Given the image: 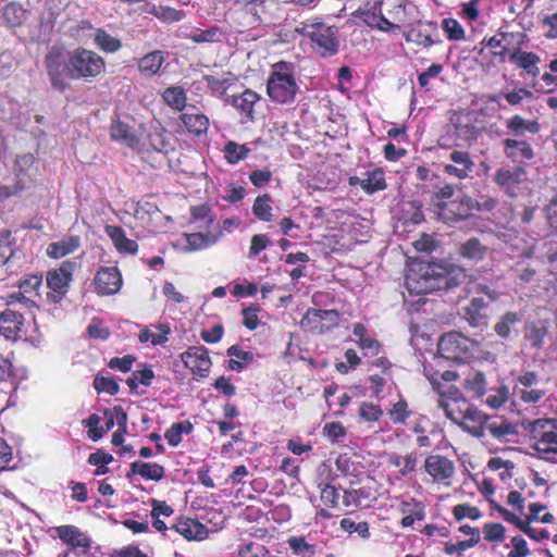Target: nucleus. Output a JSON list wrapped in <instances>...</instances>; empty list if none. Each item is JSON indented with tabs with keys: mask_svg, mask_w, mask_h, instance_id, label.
<instances>
[{
	"mask_svg": "<svg viewBox=\"0 0 557 557\" xmlns=\"http://www.w3.org/2000/svg\"><path fill=\"white\" fill-rule=\"evenodd\" d=\"M47 73L52 86L64 90L67 86L66 78L91 79L104 72V59L92 50L76 48L64 53L52 48L46 57Z\"/></svg>",
	"mask_w": 557,
	"mask_h": 557,
	"instance_id": "f257e3e1",
	"label": "nucleus"
},
{
	"mask_svg": "<svg viewBox=\"0 0 557 557\" xmlns=\"http://www.w3.org/2000/svg\"><path fill=\"white\" fill-rule=\"evenodd\" d=\"M466 278L463 269L454 264L418 261L409 265L405 286L410 294H426L459 285Z\"/></svg>",
	"mask_w": 557,
	"mask_h": 557,
	"instance_id": "f03ea898",
	"label": "nucleus"
},
{
	"mask_svg": "<svg viewBox=\"0 0 557 557\" xmlns=\"http://www.w3.org/2000/svg\"><path fill=\"white\" fill-rule=\"evenodd\" d=\"M438 354L443 358L456 362H468L472 359L485 358V351L480 342L457 332H450L441 337Z\"/></svg>",
	"mask_w": 557,
	"mask_h": 557,
	"instance_id": "7ed1b4c3",
	"label": "nucleus"
},
{
	"mask_svg": "<svg viewBox=\"0 0 557 557\" xmlns=\"http://www.w3.org/2000/svg\"><path fill=\"white\" fill-rule=\"evenodd\" d=\"M298 90L292 65L286 62L275 63L267 84L270 99L281 104L292 103Z\"/></svg>",
	"mask_w": 557,
	"mask_h": 557,
	"instance_id": "20e7f679",
	"label": "nucleus"
},
{
	"mask_svg": "<svg viewBox=\"0 0 557 557\" xmlns=\"http://www.w3.org/2000/svg\"><path fill=\"white\" fill-rule=\"evenodd\" d=\"M364 22L383 32H395L408 23L407 8L403 0H382L380 14L364 13Z\"/></svg>",
	"mask_w": 557,
	"mask_h": 557,
	"instance_id": "39448f33",
	"label": "nucleus"
},
{
	"mask_svg": "<svg viewBox=\"0 0 557 557\" xmlns=\"http://www.w3.org/2000/svg\"><path fill=\"white\" fill-rule=\"evenodd\" d=\"M298 33L308 37L312 48L322 57L333 55L338 50L337 29L322 22H304L296 28Z\"/></svg>",
	"mask_w": 557,
	"mask_h": 557,
	"instance_id": "423d86ee",
	"label": "nucleus"
},
{
	"mask_svg": "<svg viewBox=\"0 0 557 557\" xmlns=\"http://www.w3.org/2000/svg\"><path fill=\"white\" fill-rule=\"evenodd\" d=\"M76 265L75 261L67 260L60 268L47 273L46 281L49 290L45 296V302L58 304L65 296Z\"/></svg>",
	"mask_w": 557,
	"mask_h": 557,
	"instance_id": "0eeeda50",
	"label": "nucleus"
},
{
	"mask_svg": "<svg viewBox=\"0 0 557 557\" xmlns=\"http://www.w3.org/2000/svg\"><path fill=\"white\" fill-rule=\"evenodd\" d=\"M531 432L542 458L557 454V419H539L532 423Z\"/></svg>",
	"mask_w": 557,
	"mask_h": 557,
	"instance_id": "6e6552de",
	"label": "nucleus"
},
{
	"mask_svg": "<svg viewBox=\"0 0 557 557\" xmlns=\"http://www.w3.org/2000/svg\"><path fill=\"white\" fill-rule=\"evenodd\" d=\"M35 158L27 153L16 158L14 175L16 183L12 186L4 185L0 187V198H7L27 189L36 175Z\"/></svg>",
	"mask_w": 557,
	"mask_h": 557,
	"instance_id": "1a4fd4ad",
	"label": "nucleus"
},
{
	"mask_svg": "<svg viewBox=\"0 0 557 557\" xmlns=\"http://www.w3.org/2000/svg\"><path fill=\"white\" fill-rule=\"evenodd\" d=\"M140 146L138 150L168 152L171 147V134L159 121L152 120L140 125Z\"/></svg>",
	"mask_w": 557,
	"mask_h": 557,
	"instance_id": "9d476101",
	"label": "nucleus"
},
{
	"mask_svg": "<svg viewBox=\"0 0 557 557\" xmlns=\"http://www.w3.org/2000/svg\"><path fill=\"white\" fill-rule=\"evenodd\" d=\"M42 284V276L30 274L25 275L18 282V293L11 294L8 297V304H22L26 308L38 306V301H45V298L38 293Z\"/></svg>",
	"mask_w": 557,
	"mask_h": 557,
	"instance_id": "9b49d317",
	"label": "nucleus"
},
{
	"mask_svg": "<svg viewBox=\"0 0 557 557\" xmlns=\"http://www.w3.org/2000/svg\"><path fill=\"white\" fill-rule=\"evenodd\" d=\"M437 405L443 409L445 416L456 423L470 407L469 401L458 389L448 388L440 394Z\"/></svg>",
	"mask_w": 557,
	"mask_h": 557,
	"instance_id": "f8f14e48",
	"label": "nucleus"
},
{
	"mask_svg": "<svg viewBox=\"0 0 557 557\" xmlns=\"http://www.w3.org/2000/svg\"><path fill=\"white\" fill-rule=\"evenodd\" d=\"M525 39L527 36L522 32H499L487 40L486 47L490 48L495 55H510L525 42Z\"/></svg>",
	"mask_w": 557,
	"mask_h": 557,
	"instance_id": "ddd939ff",
	"label": "nucleus"
},
{
	"mask_svg": "<svg viewBox=\"0 0 557 557\" xmlns=\"http://www.w3.org/2000/svg\"><path fill=\"white\" fill-rule=\"evenodd\" d=\"M424 470L433 482L448 486L455 475L454 462L442 455H431L424 461Z\"/></svg>",
	"mask_w": 557,
	"mask_h": 557,
	"instance_id": "4468645a",
	"label": "nucleus"
},
{
	"mask_svg": "<svg viewBox=\"0 0 557 557\" xmlns=\"http://www.w3.org/2000/svg\"><path fill=\"white\" fill-rule=\"evenodd\" d=\"M338 323V313L335 310L310 309L300 321L304 330L322 333Z\"/></svg>",
	"mask_w": 557,
	"mask_h": 557,
	"instance_id": "2eb2a0df",
	"label": "nucleus"
},
{
	"mask_svg": "<svg viewBox=\"0 0 557 557\" xmlns=\"http://www.w3.org/2000/svg\"><path fill=\"white\" fill-rule=\"evenodd\" d=\"M205 231L206 233L194 232L184 234L177 243L184 251H196L214 245L222 236V231L219 225Z\"/></svg>",
	"mask_w": 557,
	"mask_h": 557,
	"instance_id": "dca6fc26",
	"label": "nucleus"
},
{
	"mask_svg": "<svg viewBox=\"0 0 557 557\" xmlns=\"http://www.w3.org/2000/svg\"><path fill=\"white\" fill-rule=\"evenodd\" d=\"M181 359L194 375L206 377L209 374L211 359L206 348L190 347L181 355Z\"/></svg>",
	"mask_w": 557,
	"mask_h": 557,
	"instance_id": "f3484780",
	"label": "nucleus"
},
{
	"mask_svg": "<svg viewBox=\"0 0 557 557\" xmlns=\"http://www.w3.org/2000/svg\"><path fill=\"white\" fill-rule=\"evenodd\" d=\"M96 290L100 295L116 294L122 287V275L117 268L100 269L95 276Z\"/></svg>",
	"mask_w": 557,
	"mask_h": 557,
	"instance_id": "a211bd4d",
	"label": "nucleus"
},
{
	"mask_svg": "<svg viewBox=\"0 0 557 557\" xmlns=\"http://www.w3.org/2000/svg\"><path fill=\"white\" fill-rule=\"evenodd\" d=\"M487 421L486 414L470 405L467 412L456 424L469 434L480 438L485 436Z\"/></svg>",
	"mask_w": 557,
	"mask_h": 557,
	"instance_id": "6ab92c4d",
	"label": "nucleus"
},
{
	"mask_svg": "<svg viewBox=\"0 0 557 557\" xmlns=\"http://www.w3.org/2000/svg\"><path fill=\"white\" fill-rule=\"evenodd\" d=\"M449 159L453 164H446L444 172L458 180L467 178L473 170L474 162L468 152L455 150L450 153Z\"/></svg>",
	"mask_w": 557,
	"mask_h": 557,
	"instance_id": "aec40b11",
	"label": "nucleus"
},
{
	"mask_svg": "<svg viewBox=\"0 0 557 557\" xmlns=\"http://www.w3.org/2000/svg\"><path fill=\"white\" fill-rule=\"evenodd\" d=\"M24 326V318L13 309H5L0 313V334L7 339H17Z\"/></svg>",
	"mask_w": 557,
	"mask_h": 557,
	"instance_id": "412c9836",
	"label": "nucleus"
},
{
	"mask_svg": "<svg viewBox=\"0 0 557 557\" xmlns=\"http://www.w3.org/2000/svg\"><path fill=\"white\" fill-rule=\"evenodd\" d=\"M110 137L112 140L132 149H139L140 135L127 124L115 121L110 127Z\"/></svg>",
	"mask_w": 557,
	"mask_h": 557,
	"instance_id": "4be33fe9",
	"label": "nucleus"
},
{
	"mask_svg": "<svg viewBox=\"0 0 557 557\" xmlns=\"http://www.w3.org/2000/svg\"><path fill=\"white\" fill-rule=\"evenodd\" d=\"M12 357V352L7 357L0 355V381L9 382L11 385L17 386L28 377V371L24 367H14Z\"/></svg>",
	"mask_w": 557,
	"mask_h": 557,
	"instance_id": "5701e85b",
	"label": "nucleus"
},
{
	"mask_svg": "<svg viewBox=\"0 0 557 557\" xmlns=\"http://www.w3.org/2000/svg\"><path fill=\"white\" fill-rule=\"evenodd\" d=\"M173 529L187 541H202L208 536V529L190 518H180Z\"/></svg>",
	"mask_w": 557,
	"mask_h": 557,
	"instance_id": "b1692460",
	"label": "nucleus"
},
{
	"mask_svg": "<svg viewBox=\"0 0 557 557\" xmlns=\"http://www.w3.org/2000/svg\"><path fill=\"white\" fill-rule=\"evenodd\" d=\"M104 232L120 253L135 255L137 252V243L129 239L122 227L116 225H107L104 227Z\"/></svg>",
	"mask_w": 557,
	"mask_h": 557,
	"instance_id": "393cba45",
	"label": "nucleus"
},
{
	"mask_svg": "<svg viewBox=\"0 0 557 557\" xmlns=\"http://www.w3.org/2000/svg\"><path fill=\"white\" fill-rule=\"evenodd\" d=\"M54 530L59 539L73 548H83L85 550L90 545L89 539L74 525H61Z\"/></svg>",
	"mask_w": 557,
	"mask_h": 557,
	"instance_id": "a878e982",
	"label": "nucleus"
},
{
	"mask_svg": "<svg viewBox=\"0 0 557 557\" xmlns=\"http://www.w3.org/2000/svg\"><path fill=\"white\" fill-rule=\"evenodd\" d=\"M510 61H512L517 66L523 69L529 75L533 77L540 75L539 63L541 62V59L533 52L523 51L518 48V50H515L510 54Z\"/></svg>",
	"mask_w": 557,
	"mask_h": 557,
	"instance_id": "bb28decb",
	"label": "nucleus"
},
{
	"mask_svg": "<svg viewBox=\"0 0 557 557\" xmlns=\"http://www.w3.org/2000/svg\"><path fill=\"white\" fill-rule=\"evenodd\" d=\"M171 329L165 323L145 326L140 330L138 339L140 343H150L152 346L163 345L168 342Z\"/></svg>",
	"mask_w": 557,
	"mask_h": 557,
	"instance_id": "cd10ccee",
	"label": "nucleus"
},
{
	"mask_svg": "<svg viewBox=\"0 0 557 557\" xmlns=\"http://www.w3.org/2000/svg\"><path fill=\"white\" fill-rule=\"evenodd\" d=\"M259 99L260 96L256 91L246 89L239 95L232 96L230 102L242 115L252 119L253 107Z\"/></svg>",
	"mask_w": 557,
	"mask_h": 557,
	"instance_id": "c85d7f7f",
	"label": "nucleus"
},
{
	"mask_svg": "<svg viewBox=\"0 0 557 557\" xmlns=\"http://www.w3.org/2000/svg\"><path fill=\"white\" fill-rule=\"evenodd\" d=\"M164 61L165 58L162 51H151L138 60V70L141 75L151 77L159 72Z\"/></svg>",
	"mask_w": 557,
	"mask_h": 557,
	"instance_id": "c756f323",
	"label": "nucleus"
},
{
	"mask_svg": "<svg viewBox=\"0 0 557 557\" xmlns=\"http://www.w3.org/2000/svg\"><path fill=\"white\" fill-rule=\"evenodd\" d=\"M81 242L78 237H66L58 242L51 243L47 248V255L51 258L59 259L73 253L79 248Z\"/></svg>",
	"mask_w": 557,
	"mask_h": 557,
	"instance_id": "7c9ffc66",
	"label": "nucleus"
},
{
	"mask_svg": "<svg viewBox=\"0 0 557 557\" xmlns=\"http://www.w3.org/2000/svg\"><path fill=\"white\" fill-rule=\"evenodd\" d=\"M131 472L152 481H160L164 476V468L161 465L139 460L131 465Z\"/></svg>",
	"mask_w": 557,
	"mask_h": 557,
	"instance_id": "2f4dec72",
	"label": "nucleus"
},
{
	"mask_svg": "<svg viewBox=\"0 0 557 557\" xmlns=\"http://www.w3.org/2000/svg\"><path fill=\"white\" fill-rule=\"evenodd\" d=\"M404 513L401 525L404 528L411 527L416 521H421L425 517L424 506L417 500L404 502L400 506Z\"/></svg>",
	"mask_w": 557,
	"mask_h": 557,
	"instance_id": "473e14b6",
	"label": "nucleus"
},
{
	"mask_svg": "<svg viewBox=\"0 0 557 557\" xmlns=\"http://www.w3.org/2000/svg\"><path fill=\"white\" fill-rule=\"evenodd\" d=\"M94 42L100 51L106 53H115L122 48L121 40L102 28L95 30Z\"/></svg>",
	"mask_w": 557,
	"mask_h": 557,
	"instance_id": "72a5a7b5",
	"label": "nucleus"
},
{
	"mask_svg": "<svg viewBox=\"0 0 557 557\" xmlns=\"http://www.w3.org/2000/svg\"><path fill=\"white\" fill-rule=\"evenodd\" d=\"M227 355L231 357L228 368L232 371H242L253 361V354L251 351L244 350L236 345L227 349Z\"/></svg>",
	"mask_w": 557,
	"mask_h": 557,
	"instance_id": "f704fd0d",
	"label": "nucleus"
},
{
	"mask_svg": "<svg viewBox=\"0 0 557 557\" xmlns=\"http://www.w3.org/2000/svg\"><path fill=\"white\" fill-rule=\"evenodd\" d=\"M505 150L507 157L519 160L527 159L530 160L533 158V151L530 145L527 141L516 140V139H506L505 140Z\"/></svg>",
	"mask_w": 557,
	"mask_h": 557,
	"instance_id": "c9c22d12",
	"label": "nucleus"
},
{
	"mask_svg": "<svg viewBox=\"0 0 557 557\" xmlns=\"http://www.w3.org/2000/svg\"><path fill=\"white\" fill-rule=\"evenodd\" d=\"M485 308V301L482 298H473L466 309V319L473 327H483L487 325L485 317L481 313Z\"/></svg>",
	"mask_w": 557,
	"mask_h": 557,
	"instance_id": "e433bc0d",
	"label": "nucleus"
},
{
	"mask_svg": "<svg viewBox=\"0 0 557 557\" xmlns=\"http://www.w3.org/2000/svg\"><path fill=\"white\" fill-rule=\"evenodd\" d=\"M459 253L462 258L468 259L469 261L479 262L485 258L486 247L478 239L470 238L460 246Z\"/></svg>",
	"mask_w": 557,
	"mask_h": 557,
	"instance_id": "4c0bfd02",
	"label": "nucleus"
},
{
	"mask_svg": "<svg viewBox=\"0 0 557 557\" xmlns=\"http://www.w3.org/2000/svg\"><path fill=\"white\" fill-rule=\"evenodd\" d=\"M387 463L391 467L398 468L401 475H407L414 471L417 467V456L414 454H408L406 456L391 454L387 458Z\"/></svg>",
	"mask_w": 557,
	"mask_h": 557,
	"instance_id": "58836bf2",
	"label": "nucleus"
},
{
	"mask_svg": "<svg viewBox=\"0 0 557 557\" xmlns=\"http://www.w3.org/2000/svg\"><path fill=\"white\" fill-rule=\"evenodd\" d=\"M182 121L187 129L196 135L206 133L209 127V119L201 113H184Z\"/></svg>",
	"mask_w": 557,
	"mask_h": 557,
	"instance_id": "ea45409f",
	"label": "nucleus"
},
{
	"mask_svg": "<svg viewBox=\"0 0 557 557\" xmlns=\"http://www.w3.org/2000/svg\"><path fill=\"white\" fill-rule=\"evenodd\" d=\"M507 127L515 135H522L525 132L536 134L540 131V124L537 121H527L520 115H513L507 122Z\"/></svg>",
	"mask_w": 557,
	"mask_h": 557,
	"instance_id": "a19ab883",
	"label": "nucleus"
},
{
	"mask_svg": "<svg viewBox=\"0 0 557 557\" xmlns=\"http://www.w3.org/2000/svg\"><path fill=\"white\" fill-rule=\"evenodd\" d=\"M162 98L165 103L176 111H182L186 107V94L182 87L172 86L164 90Z\"/></svg>",
	"mask_w": 557,
	"mask_h": 557,
	"instance_id": "79ce46f5",
	"label": "nucleus"
},
{
	"mask_svg": "<svg viewBox=\"0 0 557 557\" xmlns=\"http://www.w3.org/2000/svg\"><path fill=\"white\" fill-rule=\"evenodd\" d=\"M147 12L166 23L180 22L184 17V13L182 11L156 4H149Z\"/></svg>",
	"mask_w": 557,
	"mask_h": 557,
	"instance_id": "37998d69",
	"label": "nucleus"
},
{
	"mask_svg": "<svg viewBox=\"0 0 557 557\" xmlns=\"http://www.w3.org/2000/svg\"><path fill=\"white\" fill-rule=\"evenodd\" d=\"M3 18L11 27L21 26L27 17L26 10L17 3H9L3 9Z\"/></svg>",
	"mask_w": 557,
	"mask_h": 557,
	"instance_id": "c03bdc74",
	"label": "nucleus"
},
{
	"mask_svg": "<svg viewBox=\"0 0 557 557\" xmlns=\"http://www.w3.org/2000/svg\"><path fill=\"white\" fill-rule=\"evenodd\" d=\"M360 187L368 194L385 189L386 184L383 171L374 170L367 173V176L360 182Z\"/></svg>",
	"mask_w": 557,
	"mask_h": 557,
	"instance_id": "a18cd8bd",
	"label": "nucleus"
},
{
	"mask_svg": "<svg viewBox=\"0 0 557 557\" xmlns=\"http://www.w3.org/2000/svg\"><path fill=\"white\" fill-rule=\"evenodd\" d=\"M191 218L195 228L209 230L215 226L214 219L210 214V209L207 206H198L191 209Z\"/></svg>",
	"mask_w": 557,
	"mask_h": 557,
	"instance_id": "49530a36",
	"label": "nucleus"
},
{
	"mask_svg": "<svg viewBox=\"0 0 557 557\" xmlns=\"http://www.w3.org/2000/svg\"><path fill=\"white\" fill-rule=\"evenodd\" d=\"M400 219L404 223L419 224L424 219L421 206L416 201H404L400 206Z\"/></svg>",
	"mask_w": 557,
	"mask_h": 557,
	"instance_id": "de8ad7c7",
	"label": "nucleus"
},
{
	"mask_svg": "<svg viewBox=\"0 0 557 557\" xmlns=\"http://www.w3.org/2000/svg\"><path fill=\"white\" fill-rule=\"evenodd\" d=\"M193 431V424L189 421L174 423L166 432L164 437L171 446H177L182 442L183 434H189Z\"/></svg>",
	"mask_w": 557,
	"mask_h": 557,
	"instance_id": "09e8293b",
	"label": "nucleus"
},
{
	"mask_svg": "<svg viewBox=\"0 0 557 557\" xmlns=\"http://www.w3.org/2000/svg\"><path fill=\"white\" fill-rule=\"evenodd\" d=\"M488 432L494 438L505 440L510 435H515L517 433L513 424L507 421H487L485 432Z\"/></svg>",
	"mask_w": 557,
	"mask_h": 557,
	"instance_id": "8fccbe9b",
	"label": "nucleus"
},
{
	"mask_svg": "<svg viewBox=\"0 0 557 557\" xmlns=\"http://www.w3.org/2000/svg\"><path fill=\"white\" fill-rule=\"evenodd\" d=\"M523 175L522 169H517L515 172H510L508 170L500 169L495 174V182L500 186L506 188L507 193L511 194V186L518 184L521 181V176Z\"/></svg>",
	"mask_w": 557,
	"mask_h": 557,
	"instance_id": "3c124183",
	"label": "nucleus"
},
{
	"mask_svg": "<svg viewBox=\"0 0 557 557\" xmlns=\"http://www.w3.org/2000/svg\"><path fill=\"white\" fill-rule=\"evenodd\" d=\"M252 212L261 221H271L273 214L270 196L264 194L257 197L252 206Z\"/></svg>",
	"mask_w": 557,
	"mask_h": 557,
	"instance_id": "603ef678",
	"label": "nucleus"
},
{
	"mask_svg": "<svg viewBox=\"0 0 557 557\" xmlns=\"http://www.w3.org/2000/svg\"><path fill=\"white\" fill-rule=\"evenodd\" d=\"M224 158L231 164H236L244 160L249 152V149L245 145H239L235 141H228L224 149Z\"/></svg>",
	"mask_w": 557,
	"mask_h": 557,
	"instance_id": "864d4df0",
	"label": "nucleus"
},
{
	"mask_svg": "<svg viewBox=\"0 0 557 557\" xmlns=\"http://www.w3.org/2000/svg\"><path fill=\"white\" fill-rule=\"evenodd\" d=\"M153 377V371L149 367L141 366L138 370L133 372L131 377L127 379V384L131 388H136L139 384L149 386Z\"/></svg>",
	"mask_w": 557,
	"mask_h": 557,
	"instance_id": "5fc2aeb1",
	"label": "nucleus"
},
{
	"mask_svg": "<svg viewBox=\"0 0 557 557\" xmlns=\"http://www.w3.org/2000/svg\"><path fill=\"white\" fill-rule=\"evenodd\" d=\"M543 34L547 39H557V11L542 13L540 16Z\"/></svg>",
	"mask_w": 557,
	"mask_h": 557,
	"instance_id": "6e6d98bb",
	"label": "nucleus"
},
{
	"mask_svg": "<svg viewBox=\"0 0 557 557\" xmlns=\"http://www.w3.org/2000/svg\"><path fill=\"white\" fill-rule=\"evenodd\" d=\"M465 387L472 392L474 396L481 397L485 393L486 381L485 376L481 372H474L468 375L465 381Z\"/></svg>",
	"mask_w": 557,
	"mask_h": 557,
	"instance_id": "4d7b16f0",
	"label": "nucleus"
},
{
	"mask_svg": "<svg viewBox=\"0 0 557 557\" xmlns=\"http://www.w3.org/2000/svg\"><path fill=\"white\" fill-rule=\"evenodd\" d=\"M113 457L110 454L102 453L100 450L92 453L88 457V462L97 467L95 475H103L108 473V465L111 463Z\"/></svg>",
	"mask_w": 557,
	"mask_h": 557,
	"instance_id": "13d9d810",
	"label": "nucleus"
},
{
	"mask_svg": "<svg viewBox=\"0 0 557 557\" xmlns=\"http://www.w3.org/2000/svg\"><path fill=\"white\" fill-rule=\"evenodd\" d=\"M160 211L158 208L148 201L137 203L134 215L143 224H147L153 215H159Z\"/></svg>",
	"mask_w": 557,
	"mask_h": 557,
	"instance_id": "bf43d9fd",
	"label": "nucleus"
},
{
	"mask_svg": "<svg viewBox=\"0 0 557 557\" xmlns=\"http://www.w3.org/2000/svg\"><path fill=\"white\" fill-rule=\"evenodd\" d=\"M100 423L101 417L96 413H92L88 419L83 421V424L88 428L87 436L92 442H98L103 437V426H100Z\"/></svg>",
	"mask_w": 557,
	"mask_h": 557,
	"instance_id": "052dcab7",
	"label": "nucleus"
},
{
	"mask_svg": "<svg viewBox=\"0 0 557 557\" xmlns=\"http://www.w3.org/2000/svg\"><path fill=\"white\" fill-rule=\"evenodd\" d=\"M453 515L458 521H461L466 518L478 520L482 517V513L478 507L468 504L456 505L453 509Z\"/></svg>",
	"mask_w": 557,
	"mask_h": 557,
	"instance_id": "680f3d73",
	"label": "nucleus"
},
{
	"mask_svg": "<svg viewBox=\"0 0 557 557\" xmlns=\"http://www.w3.org/2000/svg\"><path fill=\"white\" fill-rule=\"evenodd\" d=\"M499 513L502 515L503 519L507 522L513 523L517 525L521 531H523L525 534H528L530 537L534 540H539L534 533L533 528L529 527L524 521H522L516 513L505 509L500 508Z\"/></svg>",
	"mask_w": 557,
	"mask_h": 557,
	"instance_id": "e2e57ef3",
	"label": "nucleus"
},
{
	"mask_svg": "<svg viewBox=\"0 0 557 557\" xmlns=\"http://www.w3.org/2000/svg\"><path fill=\"white\" fill-rule=\"evenodd\" d=\"M519 320L518 315L513 312L505 313L502 319L495 324L494 331L500 337H508L510 327Z\"/></svg>",
	"mask_w": 557,
	"mask_h": 557,
	"instance_id": "0e129e2a",
	"label": "nucleus"
},
{
	"mask_svg": "<svg viewBox=\"0 0 557 557\" xmlns=\"http://www.w3.org/2000/svg\"><path fill=\"white\" fill-rule=\"evenodd\" d=\"M506 529L500 523H486L483 527L484 539L487 542H503L505 540Z\"/></svg>",
	"mask_w": 557,
	"mask_h": 557,
	"instance_id": "69168bd1",
	"label": "nucleus"
},
{
	"mask_svg": "<svg viewBox=\"0 0 557 557\" xmlns=\"http://www.w3.org/2000/svg\"><path fill=\"white\" fill-rule=\"evenodd\" d=\"M388 416L394 423H405L409 417L407 403L404 399H399L388 410Z\"/></svg>",
	"mask_w": 557,
	"mask_h": 557,
	"instance_id": "338daca9",
	"label": "nucleus"
},
{
	"mask_svg": "<svg viewBox=\"0 0 557 557\" xmlns=\"http://www.w3.org/2000/svg\"><path fill=\"white\" fill-rule=\"evenodd\" d=\"M360 418L364 421H379L383 416V410L374 404L362 403L359 408Z\"/></svg>",
	"mask_w": 557,
	"mask_h": 557,
	"instance_id": "774afa93",
	"label": "nucleus"
}]
</instances>
